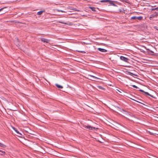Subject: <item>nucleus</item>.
Returning <instances> with one entry per match:
<instances>
[{"mask_svg": "<svg viewBox=\"0 0 158 158\" xmlns=\"http://www.w3.org/2000/svg\"><path fill=\"white\" fill-rule=\"evenodd\" d=\"M83 127L85 129H88L89 130H97L98 129V128L93 127L90 125H88L87 126H84Z\"/></svg>", "mask_w": 158, "mask_h": 158, "instance_id": "nucleus-1", "label": "nucleus"}, {"mask_svg": "<svg viewBox=\"0 0 158 158\" xmlns=\"http://www.w3.org/2000/svg\"><path fill=\"white\" fill-rule=\"evenodd\" d=\"M109 2L110 4L113 6H115V4L113 3V1L110 0H102L100 2Z\"/></svg>", "mask_w": 158, "mask_h": 158, "instance_id": "nucleus-2", "label": "nucleus"}, {"mask_svg": "<svg viewBox=\"0 0 158 158\" xmlns=\"http://www.w3.org/2000/svg\"><path fill=\"white\" fill-rule=\"evenodd\" d=\"M139 90L140 91L146 95H148L151 96L152 97L154 98L153 96L152 95L150 94L149 93H148L147 92H145L144 90L141 89H139Z\"/></svg>", "mask_w": 158, "mask_h": 158, "instance_id": "nucleus-3", "label": "nucleus"}, {"mask_svg": "<svg viewBox=\"0 0 158 158\" xmlns=\"http://www.w3.org/2000/svg\"><path fill=\"white\" fill-rule=\"evenodd\" d=\"M13 129L15 130V131L18 134L17 136L19 137H21L22 136V134L20 133L19 131L15 127H13Z\"/></svg>", "mask_w": 158, "mask_h": 158, "instance_id": "nucleus-4", "label": "nucleus"}, {"mask_svg": "<svg viewBox=\"0 0 158 158\" xmlns=\"http://www.w3.org/2000/svg\"><path fill=\"white\" fill-rule=\"evenodd\" d=\"M120 59L126 62H127L129 60L127 58L122 56H121L120 57Z\"/></svg>", "mask_w": 158, "mask_h": 158, "instance_id": "nucleus-5", "label": "nucleus"}, {"mask_svg": "<svg viewBox=\"0 0 158 158\" xmlns=\"http://www.w3.org/2000/svg\"><path fill=\"white\" fill-rule=\"evenodd\" d=\"M158 16V12H155L154 14L151 15L150 18L156 17Z\"/></svg>", "mask_w": 158, "mask_h": 158, "instance_id": "nucleus-6", "label": "nucleus"}, {"mask_svg": "<svg viewBox=\"0 0 158 158\" xmlns=\"http://www.w3.org/2000/svg\"><path fill=\"white\" fill-rule=\"evenodd\" d=\"M41 40L42 41L46 43H48L49 41V40L44 38H41Z\"/></svg>", "mask_w": 158, "mask_h": 158, "instance_id": "nucleus-7", "label": "nucleus"}, {"mask_svg": "<svg viewBox=\"0 0 158 158\" xmlns=\"http://www.w3.org/2000/svg\"><path fill=\"white\" fill-rule=\"evenodd\" d=\"M98 50L102 52H107V50L105 49L100 48H98Z\"/></svg>", "mask_w": 158, "mask_h": 158, "instance_id": "nucleus-8", "label": "nucleus"}, {"mask_svg": "<svg viewBox=\"0 0 158 158\" xmlns=\"http://www.w3.org/2000/svg\"><path fill=\"white\" fill-rule=\"evenodd\" d=\"M89 8L90 9L93 11L94 12L96 11V9H98V8H96L94 7H89Z\"/></svg>", "mask_w": 158, "mask_h": 158, "instance_id": "nucleus-9", "label": "nucleus"}, {"mask_svg": "<svg viewBox=\"0 0 158 158\" xmlns=\"http://www.w3.org/2000/svg\"><path fill=\"white\" fill-rule=\"evenodd\" d=\"M55 85L58 88L62 89L63 88V87L62 86L58 84H56Z\"/></svg>", "mask_w": 158, "mask_h": 158, "instance_id": "nucleus-10", "label": "nucleus"}, {"mask_svg": "<svg viewBox=\"0 0 158 158\" xmlns=\"http://www.w3.org/2000/svg\"><path fill=\"white\" fill-rule=\"evenodd\" d=\"M143 18V17L142 16H139V17H136V19H138L139 20H141Z\"/></svg>", "mask_w": 158, "mask_h": 158, "instance_id": "nucleus-11", "label": "nucleus"}, {"mask_svg": "<svg viewBox=\"0 0 158 158\" xmlns=\"http://www.w3.org/2000/svg\"><path fill=\"white\" fill-rule=\"evenodd\" d=\"M44 11H40L37 12V14L39 15H41Z\"/></svg>", "mask_w": 158, "mask_h": 158, "instance_id": "nucleus-12", "label": "nucleus"}, {"mask_svg": "<svg viewBox=\"0 0 158 158\" xmlns=\"http://www.w3.org/2000/svg\"><path fill=\"white\" fill-rule=\"evenodd\" d=\"M89 76L90 77H92L93 78H94V79H99L98 78L94 76H92V75H89Z\"/></svg>", "mask_w": 158, "mask_h": 158, "instance_id": "nucleus-13", "label": "nucleus"}, {"mask_svg": "<svg viewBox=\"0 0 158 158\" xmlns=\"http://www.w3.org/2000/svg\"><path fill=\"white\" fill-rule=\"evenodd\" d=\"M0 147L3 148H5L6 147V145L0 143Z\"/></svg>", "mask_w": 158, "mask_h": 158, "instance_id": "nucleus-14", "label": "nucleus"}, {"mask_svg": "<svg viewBox=\"0 0 158 158\" xmlns=\"http://www.w3.org/2000/svg\"><path fill=\"white\" fill-rule=\"evenodd\" d=\"M59 23H63V24H68V23H66V22H63L62 21H59Z\"/></svg>", "mask_w": 158, "mask_h": 158, "instance_id": "nucleus-15", "label": "nucleus"}, {"mask_svg": "<svg viewBox=\"0 0 158 158\" xmlns=\"http://www.w3.org/2000/svg\"><path fill=\"white\" fill-rule=\"evenodd\" d=\"M97 87H98V88L99 89H104V88H103V87H102V86H97Z\"/></svg>", "mask_w": 158, "mask_h": 158, "instance_id": "nucleus-16", "label": "nucleus"}, {"mask_svg": "<svg viewBox=\"0 0 158 158\" xmlns=\"http://www.w3.org/2000/svg\"><path fill=\"white\" fill-rule=\"evenodd\" d=\"M131 19H136V16H134L132 17L131 18Z\"/></svg>", "mask_w": 158, "mask_h": 158, "instance_id": "nucleus-17", "label": "nucleus"}, {"mask_svg": "<svg viewBox=\"0 0 158 158\" xmlns=\"http://www.w3.org/2000/svg\"><path fill=\"white\" fill-rule=\"evenodd\" d=\"M56 10L58 12H66L65 11H63L62 10H58V9L57 10Z\"/></svg>", "mask_w": 158, "mask_h": 158, "instance_id": "nucleus-18", "label": "nucleus"}, {"mask_svg": "<svg viewBox=\"0 0 158 158\" xmlns=\"http://www.w3.org/2000/svg\"><path fill=\"white\" fill-rule=\"evenodd\" d=\"M77 51L78 52H81L83 53H85V52L84 51Z\"/></svg>", "mask_w": 158, "mask_h": 158, "instance_id": "nucleus-19", "label": "nucleus"}, {"mask_svg": "<svg viewBox=\"0 0 158 158\" xmlns=\"http://www.w3.org/2000/svg\"><path fill=\"white\" fill-rule=\"evenodd\" d=\"M132 86L133 87L135 88L136 89H139V88H138L137 86H136L134 85H132Z\"/></svg>", "mask_w": 158, "mask_h": 158, "instance_id": "nucleus-20", "label": "nucleus"}, {"mask_svg": "<svg viewBox=\"0 0 158 158\" xmlns=\"http://www.w3.org/2000/svg\"><path fill=\"white\" fill-rule=\"evenodd\" d=\"M128 73L129 74H130L131 75H133V74L130 72H128Z\"/></svg>", "mask_w": 158, "mask_h": 158, "instance_id": "nucleus-21", "label": "nucleus"}, {"mask_svg": "<svg viewBox=\"0 0 158 158\" xmlns=\"http://www.w3.org/2000/svg\"><path fill=\"white\" fill-rule=\"evenodd\" d=\"M6 8V7H3V8L0 9V11L2 10L4 8Z\"/></svg>", "mask_w": 158, "mask_h": 158, "instance_id": "nucleus-22", "label": "nucleus"}, {"mask_svg": "<svg viewBox=\"0 0 158 158\" xmlns=\"http://www.w3.org/2000/svg\"><path fill=\"white\" fill-rule=\"evenodd\" d=\"M157 10L156 8L151 9L152 10Z\"/></svg>", "mask_w": 158, "mask_h": 158, "instance_id": "nucleus-23", "label": "nucleus"}, {"mask_svg": "<svg viewBox=\"0 0 158 158\" xmlns=\"http://www.w3.org/2000/svg\"><path fill=\"white\" fill-rule=\"evenodd\" d=\"M0 152H2L3 153V154H4L5 153V152L3 151H2V150H0Z\"/></svg>", "mask_w": 158, "mask_h": 158, "instance_id": "nucleus-24", "label": "nucleus"}, {"mask_svg": "<svg viewBox=\"0 0 158 158\" xmlns=\"http://www.w3.org/2000/svg\"><path fill=\"white\" fill-rule=\"evenodd\" d=\"M150 52L151 53H154V52L152 51H150Z\"/></svg>", "mask_w": 158, "mask_h": 158, "instance_id": "nucleus-25", "label": "nucleus"}, {"mask_svg": "<svg viewBox=\"0 0 158 158\" xmlns=\"http://www.w3.org/2000/svg\"><path fill=\"white\" fill-rule=\"evenodd\" d=\"M117 90L118 92H120V93H121V92H120V91H119V90H117Z\"/></svg>", "mask_w": 158, "mask_h": 158, "instance_id": "nucleus-26", "label": "nucleus"}, {"mask_svg": "<svg viewBox=\"0 0 158 158\" xmlns=\"http://www.w3.org/2000/svg\"><path fill=\"white\" fill-rule=\"evenodd\" d=\"M157 10H158V7H156Z\"/></svg>", "mask_w": 158, "mask_h": 158, "instance_id": "nucleus-27", "label": "nucleus"}, {"mask_svg": "<svg viewBox=\"0 0 158 158\" xmlns=\"http://www.w3.org/2000/svg\"><path fill=\"white\" fill-rule=\"evenodd\" d=\"M135 100V101H136V102H138V101H137L136 100Z\"/></svg>", "mask_w": 158, "mask_h": 158, "instance_id": "nucleus-28", "label": "nucleus"}, {"mask_svg": "<svg viewBox=\"0 0 158 158\" xmlns=\"http://www.w3.org/2000/svg\"><path fill=\"white\" fill-rule=\"evenodd\" d=\"M150 134H152V135H153V133H150Z\"/></svg>", "mask_w": 158, "mask_h": 158, "instance_id": "nucleus-29", "label": "nucleus"}, {"mask_svg": "<svg viewBox=\"0 0 158 158\" xmlns=\"http://www.w3.org/2000/svg\"><path fill=\"white\" fill-rule=\"evenodd\" d=\"M6 12H6H4L3 13H5Z\"/></svg>", "mask_w": 158, "mask_h": 158, "instance_id": "nucleus-30", "label": "nucleus"}, {"mask_svg": "<svg viewBox=\"0 0 158 158\" xmlns=\"http://www.w3.org/2000/svg\"><path fill=\"white\" fill-rule=\"evenodd\" d=\"M123 111H124L123 110H122Z\"/></svg>", "mask_w": 158, "mask_h": 158, "instance_id": "nucleus-31", "label": "nucleus"}]
</instances>
